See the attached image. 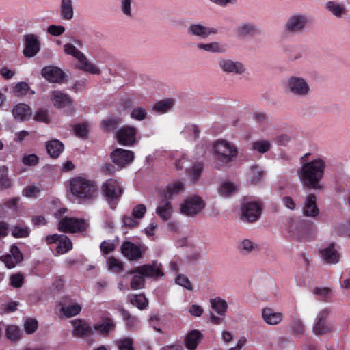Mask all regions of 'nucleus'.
Segmentation results:
<instances>
[{
	"label": "nucleus",
	"instance_id": "obj_10",
	"mask_svg": "<svg viewBox=\"0 0 350 350\" xmlns=\"http://www.w3.org/2000/svg\"><path fill=\"white\" fill-rule=\"evenodd\" d=\"M122 254L131 261L137 260L143 258L146 251L144 245H136L131 241H124L120 247Z\"/></svg>",
	"mask_w": 350,
	"mask_h": 350
},
{
	"label": "nucleus",
	"instance_id": "obj_20",
	"mask_svg": "<svg viewBox=\"0 0 350 350\" xmlns=\"http://www.w3.org/2000/svg\"><path fill=\"white\" fill-rule=\"evenodd\" d=\"M319 253L322 260L327 264H336L339 261L340 254L335 250L333 243L324 248L319 249Z\"/></svg>",
	"mask_w": 350,
	"mask_h": 350
},
{
	"label": "nucleus",
	"instance_id": "obj_50",
	"mask_svg": "<svg viewBox=\"0 0 350 350\" xmlns=\"http://www.w3.org/2000/svg\"><path fill=\"white\" fill-rule=\"evenodd\" d=\"M203 170V165L201 163H195L189 170V174L193 181H196L200 176Z\"/></svg>",
	"mask_w": 350,
	"mask_h": 350
},
{
	"label": "nucleus",
	"instance_id": "obj_60",
	"mask_svg": "<svg viewBox=\"0 0 350 350\" xmlns=\"http://www.w3.org/2000/svg\"><path fill=\"white\" fill-rule=\"evenodd\" d=\"M24 327L25 330L27 334H32L38 328V322L36 319H28L25 321Z\"/></svg>",
	"mask_w": 350,
	"mask_h": 350
},
{
	"label": "nucleus",
	"instance_id": "obj_35",
	"mask_svg": "<svg viewBox=\"0 0 350 350\" xmlns=\"http://www.w3.org/2000/svg\"><path fill=\"white\" fill-rule=\"evenodd\" d=\"M334 330L333 326L325 321H315L312 327L313 333L317 336H321Z\"/></svg>",
	"mask_w": 350,
	"mask_h": 350
},
{
	"label": "nucleus",
	"instance_id": "obj_6",
	"mask_svg": "<svg viewBox=\"0 0 350 350\" xmlns=\"http://www.w3.org/2000/svg\"><path fill=\"white\" fill-rule=\"evenodd\" d=\"M205 202L201 197L192 196L187 198L180 204V213L188 217H195L205 208Z\"/></svg>",
	"mask_w": 350,
	"mask_h": 350
},
{
	"label": "nucleus",
	"instance_id": "obj_62",
	"mask_svg": "<svg viewBox=\"0 0 350 350\" xmlns=\"http://www.w3.org/2000/svg\"><path fill=\"white\" fill-rule=\"evenodd\" d=\"M10 255H11L14 259L15 263H19L23 259L22 253L19 250L18 247L15 245H12Z\"/></svg>",
	"mask_w": 350,
	"mask_h": 350
},
{
	"label": "nucleus",
	"instance_id": "obj_14",
	"mask_svg": "<svg viewBox=\"0 0 350 350\" xmlns=\"http://www.w3.org/2000/svg\"><path fill=\"white\" fill-rule=\"evenodd\" d=\"M262 213L261 205L257 202H247L241 207V218L249 222L256 221Z\"/></svg>",
	"mask_w": 350,
	"mask_h": 350
},
{
	"label": "nucleus",
	"instance_id": "obj_53",
	"mask_svg": "<svg viewBox=\"0 0 350 350\" xmlns=\"http://www.w3.org/2000/svg\"><path fill=\"white\" fill-rule=\"evenodd\" d=\"M41 189L39 186L31 185L23 189V196L27 198L36 197L40 193Z\"/></svg>",
	"mask_w": 350,
	"mask_h": 350
},
{
	"label": "nucleus",
	"instance_id": "obj_30",
	"mask_svg": "<svg viewBox=\"0 0 350 350\" xmlns=\"http://www.w3.org/2000/svg\"><path fill=\"white\" fill-rule=\"evenodd\" d=\"M92 329L101 335L107 336L115 329V323L111 318H105L101 323L95 325Z\"/></svg>",
	"mask_w": 350,
	"mask_h": 350
},
{
	"label": "nucleus",
	"instance_id": "obj_43",
	"mask_svg": "<svg viewBox=\"0 0 350 350\" xmlns=\"http://www.w3.org/2000/svg\"><path fill=\"white\" fill-rule=\"evenodd\" d=\"M120 312L122 316V318L125 322L126 325L131 329L138 322L137 317L131 315L129 311L126 310L123 308H120Z\"/></svg>",
	"mask_w": 350,
	"mask_h": 350
},
{
	"label": "nucleus",
	"instance_id": "obj_4",
	"mask_svg": "<svg viewBox=\"0 0 350 350\" xmlns=\"http://www.w3.org/2000/svg\"><path fill=\"white\" fill-rule=\"evenodd\" d=\"M213 152L215 158L222 164L230 163L238 154L237 147L232 143L219 139L213 144Z\"/></svg>",
	"mask_w": 350,
	"mask_h": 350
},
{
	"label": "nucleus",
	"instance_id": "obj_37",
	"mask_svg": "<svg viewBox=\"0 0 350 350\" xmlns=\"http://www.w3.org/2000/svg\"><path fill=\"white\" fill-rule=\"evenodd\" d=\"M238 250L241 254L245 255L253 251L258 250V246L251 240L245 239L239 243Z\"/></svg>",
	"mask_w": 350,
	"mask_h": 350
},
{
	"label": "nucleus",
	"instance_id": "obj_5",
	"mask_svg": "<svg viewBox=\"0 0 350 350\" xmlns=\"http://www.w3.org/2000/svg\"><path fill=\"white\" fill-rule=\"evenodd\" d=\"M64 51L76 58L80 63L79 69L91 74L98 75L100 69L92 63L90 62L85 55L72 44L67 43L64 45Z\"/></svg>",
	"mask_w": 350,
	"mask_h": 350
},
{
	"label": "nucleus",
	"instance_id": "obj_3",
	"mask_svg": "<svg viewBox=\"0 0 350 350\" xmlns=\"http://www.w3.org/2000/svg\"><path fill=\"white\" fill-rule=\"evenodd\" d=\"M70 189L72 194L80 200H94L98 193L95 183L82 177L72 178L70 183Z\"/></svg>",
	"mask_w": 350,
	"mask_h": 350
},
{
	"label": "nucleus",
	"instance_id": "obj_41",
	"mask_svg": "<svg viewBox=\"0 0 350 350\" xmlns=\"http://www.w3.org/2000/svg\"><path fill=\"white\" fill-rule=\"evenodd\" d=\"M271 143L267 140H257L252 144L253 150L257 151L261 154L268 152L271 148Z\"/></svg>",
	"mask_w": 350,
	"mask_h": 350
},
{
	"label": "nucleus",
	"instance_id": "obj_8",
	"mask_svg": "<svg viewBox=\"0 0 350 350\" xmlns=\"http://www.w3.org/2000/svg\"><path fill=\"white\" fill-rule=\"evenodd\" d=\"M102 191L111 208H115L114 201L119 199L122 193V189L114 179L106 180L102 185Z\"/></svg>",
	"mask_w": 350,
	"mask_h": 350
},
{
	"label": "nucleus",
	"instance_id": "obj_7",
	"mask_svg": "<svg viewBox=\"0 0 350 350\" xmlns=\"http://www.w3.org/2000/svg\"><path fill=\"white\" fill-rule=\"evenodd\" d=\"M217 66L221 72L227 75H243L246 72V68L241 62L229 57L219 58Z\"/></svg>",
	"mask_w": 350,
	"mask_h": 350
},
{
	"label": "nucleus",
	"instance_id": "obj_17",
	"mask_svg": "<svg viewBox=\"0 0 350 350\" xmlns=\"http://www.w3.org/2000/svg\"><path fill=\"white\" fill-rule=\"evenodd\" d=\"M111 158L113 163L122 167L133 160L134 153L131 150L117 148L111 152Z\"/></svg>",
	"mask_w": 350,
	"mask_h": 350
},
{
	"label": "nucleus",
	"instance_id": "obj_13",
	"mask_svg": "<svg viewBox=\"0 0 350 350\" xmlns=\"http://www.w3.org/2000/svg\"><path fill=\"white\" fill-rule=\"evenodd\" d=\"M58 228L64 232H76L85 230L86 224L82 219L65 217L59 222Z\"/></svg>",
	"mask_w": 350,
	"mask_h": 350
},
{
	"label": "nucleus",
	"instance_id": "obj_45",
	"mask_svg": "<svg viewBox=\"0 0 350 350\" xmlns=\"http://www.w3.org/2000/svg\"><path fill=\"white\" fill-rule=\"evenodd\" d=\"M147 115L146 109L142 107H134L130 114L131 118L138 121L145 120L147 118Z\"/></svg>",
	"mask_w": 350,
	"mask_h": 350
},
{
	"label": "nucleus",
	"instance_id": "obj_25",
	"mask_svg": "<svg viewBox=\"0 0 350 350\" xmlns=\"http://www.w3.org/2000/svg\"><path fill=\"white\" fill-rule=\"evenodd\" d=\"M196 47L200 50L212 53H225L227 51L226 45L217 41L209 43H198Z\"/></svg>",
	"mask_w": 350,
	"mask_h": 350
},
{
	"label": "nucleus",
	"instance_id": "obj_51",
	"mask_svg": "<svg viewBox=\"0 0 350 350\" xmlns=\"http://www.w3.org/2000/svg\"><path fill=\"white\" fill-rule=\"evenodd\" d=\"M265 173L258 166H252L250 168V179L252 183H258L263 177Z\"/></svg>",
	"mask_w": 350,
	"mask_h": 350
},
{
	"label": "nucleus",
	"instance_id": "obj_9",
	"mask_svg": "<svg viewBox=\"0 0 350 350\" xmlns=\"http://www.w3.org/2000/svg\"><path fill=\"white\" fill-rule=\"evenodd\" d=\"M129 273H139L143 274L144 277L156 279L164 275L161 263L157 262V261L153 262L152 264L137 267L135 269L130 271Z\"/></svg>",
	"mask_w": 350,
	"mask_h": 350
},
{
	"label": "nucleus",
	"instance_id": "obj_57",
	"mask_svg": "<svg viewBox=\"0 0 350 350\" xmlns=\"http://www.w3.org/2000/svg\"><path fill=\"white\" fill-rule=\"evenodd\" d=\"M29 85L25 82L17 83L14 88V93L17 96L25 95L27 93Z\"/></svg>",
	"mask_w": 350,
	"mask_h": 350
},
{
	"label": "nucleus",
	"instance_id": "obj_42",
	"mask_svg": "<svg viewBox=\"0 0 350 350\" xmlns=\"http://www.w3.org/2000/svg\"><path fill=\"white\" fill-rule=\"evenodd\" d=\"M106 263L108 269L113 273H118L123 270V263L115 257L109 258Z\"/></svg>",
	"mask_w": 350,
	"mask_h": 350
},
{
	"label": "nucleus",
	"instance_id": "obj_18",
	"mask_svg": "<svg viewBox=\"0 0 350 350\" xmlns=\"http://www.w3.org/2000/svg\"><path fill=\"white\" fill-rule=\"evenodd\" d=\"M307 23V18L304 15L295 14L291 16L285 25V29L291 33H300Z\"/></svg>",
	"mask_w": 350,
	"mask_h": 350
},
{
	"label": "nucleus",
	"instance_id": "obj_44",
	"mask_svg": "<svg viewBox=\"0 0 350 350\" xmlns=\"http://www.w3.org/2000/svg\"><path fill=\"white\" fill-rule=\"evenodd\" d=\"M6 336L12 341H17L21 338V331L19 327L16 325H9L6 328Z\"/></svg>",
	"mask_w": 350,
	"mask_h": 350
},
{
	"label": "nucleus",
	"instance_id": "obj_36",
	"mask_svg": "<svg viewBox=\"0 0 350 350\" xmlns=\"http://www.w3.org/2000/svg\"><path fill=\"white\" fill-rule=\"evenodd\" d=\"M12 235L15 238H26L29 235V228L23 223H18L10 228Z\"/></svg>",
	"mask_w": 350,
	"mask_h": 350
},
{
	"label": "nucleus",
	"instance_id": "obj_46",
	"mask_svg": "<svg viewBox=\"0 0 350 350\" xmlns=\"http://www.w3.org/2000/svg\"><path fill=\"white\" fill-rule=\"evenodd\" d=\"M133 277L131 281L130 286L133 290L143 288L145 284V279L143 274H133Z\"/></svg>",
	"mask_w": 350,
	"mask_h": 350
},
{
	"label": "nucleus",
	"instance_id": "obj_15",
	"mask_svg": "<svg viewBox=\"0 0 350 350\" xmlns=\"http://www.w3.org/2000/svg\"><path fill=\"white\" fill-rule=\"evenodd\" d=\"M41 74L46 80L51 83H62L65 81L66 74L57 66H45L42 69Z\"/></svg>",
	"mask_w": 350,
	"mask_h": 350
},
{
	"label": "nucleus",
	"instance_id": "obj_56",
	"mask_svg": "<svg viewBox=\"0 0 350 350\" xmlns=\"http://www.w3.org/2000/svg\"><path fill=\"white\" fill-rule=\"evenodd\" d=\"M133 340L129 338L120 339L118 342L119 350H134L133 347Z\"/></svg>",
	"mask_w": 350,
	"mask_h": 350
},
{
	"label": "nucleus",
	"instance_id": "obj_32",
	"mask_svg": "<svg viewBox=\"0 0 350 350\" xmlns=\"http://www.w3.org/2000/svg\"><path fill=\"white\" fill-rule=\"evenodd\" d=\"M13 186V180L9 177V170L5 165L0 170V191L10 189Z\"/></svg>",
	"mask_w": 350,
	"mask_h": 350
},
{
	"label": "nucleus",
	"instance_id": "obj_2",
	"mask_svg": "<svg viewBox=\"0 0 350 350\" xmlns=\"http://www.w3.org/2000/svg\"><path fill=\"white\" fill-rule=\"evenodd\" d=\"M285 94L296 98H307L312 93L310 81L305 77L290 75L282 82Z\"/></svg>",
	"mask_w": 350,
	"mask_h": 350
},
{
	"label": "nucleus",
	"instance_id": "obj_23",
	"mask_svg": "<svg viewBox=\"0 0 350 350\" xmlns=\"http://www.w3.org/2000/svg\"><path fill=\"white\" fill-rule=\"evenodd\" d=\"M316 196L314 194H309L306 199L303 207V213L306 217H315L319 213V210L316 204Z\"/></svg>",
	"mask_w": 350,
	"mask_h": 350
},
{
	"label": "nucleus",
	"instance_id": "obj_58",
	"mask_svg": "<svg viewBox=\"0 0 350 350\" xmlns=\"http://www.w3.org/2000/svg\"><path fill=\"white\" fill-rule=\"evenodd\" d=\"M122 222H123V225L125 227H127L129 228H135L139 224V221H138V219L133 217V215L132 216L124 215L122 217Z\"/></svg>",
	"mask_w": 350,
	"mask_h": 350
},
{
	"label": "nucleus",
	"instance_id": "obj_28",
	"mask_svg": "<svg viewBox=\"0 0 350 350\" xmlns=\"http://www.w3.org/2000/svg\"><path fill=\"white\" fill-rule=\"evenodd\" d=\"M202 338V334L198 330H192L188 332L185 338V345L189 350L196 349L198 343Z\"/></svg>",
	"mask_w": 350,
	"mask_h": 350
},
{
	"label": "nucleus",
	"instance_id": "obj_26",
	"mask_svg": "<svg viewBox=\"0 0 350 350\" xmlns=\"http://www.w3.org/2000/svg\"><path fill=\"white\" fill-rule=\"evenodd\" d=\"M172 206L169 200L162 198L157 209L156 213L164 221L168 220L172 213Z\"/></svg>",
	"mask_w": 350,
	"mask_h": 350
},
{
	"label": "nucleus",
	"instance_id": "obj_39",
	"mask_svg": "<svg viewBox=\"0 0 350 350\" xmlns=\"http://www.w3.org/2000/svg\"><path fill=\"white\" fill-rule=\"evenodd\" d=\"M211 304L213 310L221 316L225 315L228 304L226 301L219 297L211 299Z\"/></svg>",
	"mask_w": 350,
	"mask_h": 350
},
{
	"label": "nucleus",
	"instance_id": "obj_64",
	"mask_svg": "<svg viewBox=\"0 0 350 350\" xmlns=\"http://www.w3.org/2000/svg\"><path fill=\"white\" fill-rule=\"evenodd\" d=\"M47 31L53 36H59L65 31V27L62 25H51L48 27Z\"/></svg>",
	"mask_w": 350,
	"mask_h": 350
},
{
	"label": "nucleus",
	"instance_id": "obj_29",
	"mask_svg": "<svg viewBox=\"0 0 350 350\" xmlns=\"http://www.w3.org/2000/svg\"><path fill=\"white\" fill-rule=\"evenodd\" d=\"M184 189V185L181 182H176L172 184L168 185L165 189H164L161 196L167 200H170L173 196L177 195L182 192Z\"/></svg>",
	"mask_w": 350,
	"mask_h": 350
},
{
	"label": "nucleus",
	"instance_id": "obj_21",
	"mask_svg": "<svg viewBox=\"0 0 350 350\" xmlns=\"http://www.w3.org/2000/svg\"><path fill=\"white\" fill-rule=\"evenodd\" d=\"M262 318L263 321L268 325H276L280 323L284 315L280 312H275L271 308L266 307L262 309Z\"/></svg>",
	"mask_w": 350,
	"mask_h": 350
},
{
	"label": "nucleus",
	"instance_id": "obj_61",
	"mask_svg": "<svg viewBox=\"0 0 350 350\" xmlns=\"http://www.w3.org/2000/svg\"><path fill=\"white\" fill-rule=\"evenodd\" d=\"M24 277L21 273L14 274L10 278V283L14 288H20L23 284Z\"/></svg>",
	"mask_w": 350,
	"mask_h": 350
},
{
	"label": "nucleus",
	"instance_id": "obj_31",
	"mask_svg": "<svg viewBox=\"0 0 350 350\" xmlns=\"http://www.w3.org/2000/svg\"><path fill=\"white\" fill-rule=\"evenodd\" d=\"M258 32L257 27L250 23H241L237 29V33L241 38L252 36Z\"/></svg>",
	"mask_w": 350,
	"mask_h": 350
},
{
	"label": "nucleus",
	"instance_id": "obj_1",
	"mask_svg": "<svg viewBox=\"0 0 350 350\" xmlns=\"http://www.w3.org/2000/svg\"><path fill=\"white\" fill-rule=\"evenodd\" d=\"M325 166V161L321 157L302 163L297 174L303 187L312 189H321L320 182L323 178Z\"/></svg>",
	"mask_w": 350,
	"mask_h": 350
},
{
	"label": "nucleus",
	"instance_id": "obj_33",
	"mask_svg": "<svg viewBox=\"0 0 350 350\" xmlns=\"http://www.w3.org/2000/svg\"><path fill=\"white\" fill-rule=\"evenodd\" d=\"M325 8L334 16L341 18L346 13V8L342 3L329 1L326 3Z\"/></svg>",
	"mask_w": 350,
	"mask_h": 350
},
{
	"label": "nucleus",
	"instance_id": "obj_19",
	"mask_svg": "<svg viewBox=\"0 0 350 350\" xmlns=\"http://www.w3.org/2000/svg\"><path fill=\"white\" fill-rule=\"evenodd\" d=\"M71 323L73 327L72 335L74 337L84 338L92 335L93 329L85 321L75 319Z\"/></svg>",
	"mask_w": 350,
	"mask_h": 350
},
{
	"label": "nucleus",
	"instance_id": "obj_38",
	"mask_svg": "<svg viewBox=\"0 0 350 350\" xmlns=\"http://www.w3.org/2000/svg\"><path fill=\"white\" fill-rule=\"evenodd\" d=\"M238 191V187L233 183L224 182L219 187V193L224 198H228Z\"/></svg>",
	"mask_w": 350,
	"mask_h": 350
},
{
	"label": "nucleus",
	"instance_id": "obj_34",
	"mask_svg": "<svg viewBox=\"0 0 350 350\" xmlns=\"http://www.w3.org/2000/svg\"><path fill=\"white\" fill-rule=\"evenodd\" d=\"M46 150L48 154L52 158H57L63 151L64 145L60 141L57 139L51 140L47 143Z\"/></svg>",
	"mask_w": 350,
	"mask_h": 350
},
{
	"label": "nucleus",
	"instance_id": "obj_48",
	"mask_svg": "<svg viewBox=\"0 0 350 350\" xmlns=\"http://www.w3.org/2000/svg\"><path fill=\"white\" fill-rule=\"evenodd\" d=\"M292 332L297 336L301 337L304 335L305 326L302 321L299 319H295L291 325Z\"/></svg>",
	"mask_w": 350,
	"mask_h": 350
},
{
	"label": "nucleus",
	"instance_id": "obj_49",
	"mask_svg": "<svg viewBox=\"0 0 350 350\" xmlns=\"http://www.w3.org/2000/svg\"><path fill=\"white\" fill-rule=\"evenodd\" d=\"M172 105L173 101L170 99L161 100L154 105L153 110L159 113H165L171 108Z\"/></svg>",
	"mask_w": 350,
	"mask_h": 350
},
{
	"label": "nucleus",
	"instance_id": "obj_24",
	"mask_svg": "<svg viewBox=\"0 0 350 350\" xmlns=\"http://www.w3.org/2000/svg\"><path fill=\"white\" fill-rule=\"evenodd\" d=\"M12 114L15 119L25 121L31 118L32 110L27 104L19 103L13 108Z\"/></svg>",
	"mask_w": 350,
	"mask_h": 350
},
{
	"label": "nucleus",
	"instance_id": "obj_52",
	"mask_svg": "<svg viewBox=\"0 0 350 350\" xmlns=\"http://www.w3.org/2000/svg\"><path fill=\"white\" fill-rule=\"evenodd\" d=\"M72 243L70 240L66 236L65 239L59 240L57 246V252L59 254H64L72 249Z\"/></svg>",
	"mask_w": 350,
	"mask_h": 350
},
{
	"label": "nucleus",
	"instance_id": "obj_27",
	"mask_svg": "<svg viewBox=\"0 0 350 350\" xmlns=\"http://www.w3.org/2000/svg\"><path fill=\"white\" fill-rule=\"evenodd\" d=\"M59 16L62 19L70 21L74 17V5L72 0H61Z\"/></svg>",
	"mask_w": 350,
	"mask_h": 350
},
{
	"label": "nucleus",
	"instance_id": "obj_47",
	"mask_svg": "<svg viewBox=\"0 0 350 350\" xmlns=\"http://www.w3.org/2000/svg\"><path fill=\"white\" fill-rule=\"evenodd\" d=\"M61 310L65 316L72 317L79 314L81 307L79 304H74L71 306H63Z\"/></svg>",
	"mask_w": 350,
	"mask_h": 350
},
{
	"label": "nucleus",
	"instance_id": "obj_40",
	"mask_svg": "<svg viewBox=\"0 0 350 350\" xmlns=\"http://www.w3.org/2000/svg\"><path fill=\"white\" fill-rule=\"evenodd\" d=\"M130 302L140 310L145 309L148 304V301L143 295H129Z\"/></svg>",
	"mask_w": 350,
	"mask_h": 350
},
{
	"label": "nucleus",
	"instance_id": "obj_59",
	"mask_svg": "<svg viewBox=\"0 0 350 350\" xmlns=\"http://www.w3.org/2000/svg\"><path fill=\"white\" fill-rule=\"evenodd\" d=\"M146 212V206L144 204H138V205L135 206L133 208L132 215L135 219H140L143 218Z\"/></svg>",
	"mask_w": 350,
	"mask_h": 350
},
{
	"label": "nucleus",
	"instance_id": "obj_22",
	"mask_svg": "<svg viewBox=\"0 0 350 350\" xmlns=\"http://www.w3.org/2000/svg\"><path fill=\"white\" fill-rule=\"evenodd\" d=\"M52 100L53 105L57 108L72 107V100L70 96L59 90L52 92Z\"/></svg>",
	"mask_w": 350,
	"mask_h": 350
},
{
	"label": "nucleus",
	"instance_id": "obj_54",
	"mask_svg": "<svg viewBox=\"0 0 350 350\" xmlns=\"http://www.w3.org/2000/svg\"><path fill=\"white\" fill-rule=\"evenodd\" d=\"M175 282L178 285H180L189 291L193 290L189 280L186 275L183 274L178 275L177 277L176 278Z\"/></svg>",
	"mask_w": 350,
	"mask_h": 350
},
{
	"label": "nucleus",
	"instance_id": "obj_55",
	"mask_svg": "<svg viewBox=\"0 0 350 350\" xmlns=\"http://www.w3.org/2000/svg\"><path fill=\"white\" fill-rule=\"evenodd\" d=\"M132 0H120V10L122 12L128 17H132L131 12Z\"/></svg>",
	"mask_w": 350,
	"mask_h": 350
},
{
	"label": "nucleus",
	"instance_id": "obj_11",
	"mask_svg": "<svg viewBox=\"0 0 350 350\" xmlns=\"http://www.w3.org/2000/svg\"><path fill=\"white\" fill-rule=\"evenodd\" d=\"M25 48L23 54L25 57L36 56L40 51V41L37 35L29 33L23 36Z\"/></svg>",
	"mask_w": 350,
	"mask_h": 350
},
{
	"label": "nucleus",
	"instance_id": "obj_63",
	"mask_svg": "<svg viewBox=\"0 0 350 350\" xmlns=\"http://www.w3.org/2000/svg\"><path fill=\"white\" fill-rule=\"evenodd\" d=\"M200 132V131L196 125H189L183 131L185 134L192 135L194 139L199 138Z\"/></svg>",
	"mask_w": 350,
	"mask_h": 350
},
{
	"label": "nucleus",
	"instance_id": "obj_16",
	"mask_svg": "<svg viewBox=\"0 0 350 350\" xmlns=\"http://www.w3.org/2000/svg\"><path fill=\"white\" fill-rule=\"evenodd\" d=\"M137 129L134 126H126L117 131L118 142L124 146H132L136 142Z\"/></svg>",
	"mask_w": 350,
	"mask_h": 350
},
{
	"label": "nucleus",
	"instance_id": "obj_12",
	"mask_svg": "<svg viewBox=\"0 0 350 350\" xmlns=\"http://www.w3.org/2000/svg\"><path fill=\"white\" fill-rule=\"evenodd\" d=\"M187 33L191 37L206 39L212 34H217L218 30L216 28L209 27L200 23H193L187 27Z\"/></svg>",
	"mask_w": 350,
	"mask_h": 350
}]
</instances>
